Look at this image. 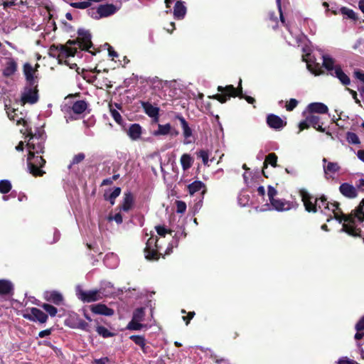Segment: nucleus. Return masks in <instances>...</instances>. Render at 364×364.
Instances as JSON below:
<instances>
[{"label": "nucleus", "instance_id": "obj_1", "mask_svg": "<svg viewBox=\"0 0 364 364\" xmlns=\"http://www.w3.org/2000/svg\"><path fill=\"white\" fill-rule=\"evenodd\" d=\"M316 203H320L321 208H318L323 214L329 216L327 222L335 218L340 223L343 221L341 232H345L350 235L356 237L361 235V230L357 228V222H364V199L360 202L358 207L355 210L354 214L346 216L343 214L338 203H329L324 197L317 199Z\"/></svg>", "mask_w": 364, "mask_h": 364}, {"label": "nucleus", "instance_id": "obj_2", "mask_svg": "<svg viewBox=\"0 0 364 364\" xmlns=\"http://www.w3.org/2000/svg\"><path fill=\"white\" fill-rule=\"evenodd\" d=\"M257 196L260 197L261 199H258L259 202L262 203H264L262 204L260 207L257 208H259V211L266 212L276 210L278 212H284L297 208L296 203L277 198L278 192L277 189L272 186H268L267 187V196L268 200L265 199L266 190L264 186H259L257 188Z\"/></svg>", "mask_w": 364, "mask_h": 364}, {"label": "nucleus", "instance_id": "obj_3", "mask_svg": "<svg viewBox=\"0 0 364 364\" xmlns=\"http://www.w3.org/2000/svg\"><path fill=\"white\" fill-rule=\"evenodd\" d=\"M241 82L242 80H240L239 87L237 89L235 88L233 85H227L225 87L218 86V90L221 93L214 95L213 98L216 99L221 103H224L230 97L238 96L240 98L245 97L248 103L252 104L255 102V99L253 97L249 96L243 97L242 93Z\"/></svg>", "mask_w": 364, "mask_h": 364}, {"label": "nucleus", "instance_id": "obj_4", "mask_svg": "<svg viewBox=\"0 0 364 364\" xmlns=\"http://www.w3.org/2000/svg\"><path fill=\"white\" fill-rule=\"evenodd\" d=\"M322 59L323 66L331 75L337 77L344 85L350 84V80L349 77L343 71L338 65L336 64L335 60L331 57L328 55H322Z\"/></svg>", "mask_w": 364, "mask_h": 364}, {"label": "nucleus", "instance_id": "obj_5", "mask_svg": "<svg viewBox=\"0 0 364 364\" xmlns=\"http://www.w3.org/2000/svg\"><path fill=\"white\" fill-rule=\"evenodd\" d=\"M103 289L83 290L81 287H76V295L77 298L85 303H92L102 299L105 294Z\"/></svg>", "mask_w": 364, "mask_h": 364}, {"label": "nucleus", "instance_id": "obj_6", "mask_svg": "<svg viewBox=\"0 0 364 364\" xmlns=\"http://www.w3.org/2000/svg\"><path fill=\"white\" fill-rule=\"evenodd\" d=\"M36 154H28L27 158L28 168L31 174L36 176H42L44 173L41 168L43 166L46 161L41 156H36Z\"/></svg>", "mask_w": 364, "mask_h": 364}, {"label": "nucleus", "instance_id": "obj_7", "mask_svg": "<svg viewBox=\"0 0 364 364\" xmlns=\"http://www.w3.org/2000/svg\"><path fill=\"white\" fill-rule=\"evenodd\" d=\"M77 52L76 48L68 47L66 46H52L50 48V55H57L60 63L69 57H73Z\"/></svg>", "mask_w": 364, "mask_h": 364}, {"label": "nucleus", "instance_id": "obj_8", "mask_svg": "<svg viewBox=\"0 0 364 364\" xmlns=\"http://www.w3.org/2000/svg\"><path fill=\"white\" fill-rule=\"evenodd\" d=\"M38 64L33 67L31 63H26L23 65V73L25 76L27 85H38Z\"/></svg>", "mask_w": 364, "mask_h": 364}, {"label": "nucleus", "instance_id": "obj_9", "mask_svg": "<svg viewBox=\"0 0 364 364\" xmlns=\"http://www.w3.org/2000/svg\"><path fill=\"white\" fill-rule=\"evenodd\" d=\"M299 194L308 212L315 213L318 211V208H321L320 203H316L318 198L310 195L306 190H301Z\"/></svg>", "mask_w": 364, "mask_h": 364}, {"label": "nucleus", "instance_id": "obj_10", "mask_svg": "<svg viewBox=\"0 0 364 364\" xmlns=\"http://www.w3.org/2000/svg\"><path fill=\"white\" fill-rule=\"evenodd\" d=\"M37 86L38 85H26L24 87L21 97L22 105L26 103L34 104L37 102L38 100Z\"/></svg>", "mask_w": 364, "mask_h": 364}, {"label": "nucleus", "instance_id": "obj_11", "mask_svg": "<svg viewBox=\"0 0 364 364\" xmlns=\"http://www.w3.org/2000/svg\"><path fill=\"white\" fill-rule=\"evenodd\" d=\"M159 250V247L157 244L156 237H151L149 238L144 250L146 258L149 260H157L160 255Z\"/></svg>", "mask_w": 364, "mask_h": 364}, {"label": "nucleus", "instance_id": "obj_12", "mask_svg": "<svg viewBox=\"0 0 364 364\" xmlns=\"http://www.w3.org/2000/svg\"><path fill=\"white\" fill-rule=\"evenodd\" d=\"M77 41H68V44H77L79 48L82 50H88L92 47L91 35L89 31L85 29H79L77 31Z\"/></svg>", "mask_w": 364, "mask_h": 364}, {"label": "nucleus", "instance_id": "obj_13", "mask_svg": "<svg viewBox=\"0 0 364 364\" xmlns=\"http://www.w3.org/2000/svg\"><path fill=\"white\" fill-rule=\"evenodd\" d=\"M44 139L36 134L31 135L27 142L28 154H41L44 149Z\"/></svg>", "mask_w": 364, "mask_h": 364}, {"label": "nucleus", "instance_id": "obj_14", "mask_svg": "<svg viewBox=\"0 0 364 364\" xmlns=\"http://www.w3.org/2000/svg\"><path fill=\"white\" fill-rule=\"evenodd\" d=\"M305 54L302 55L303 60L306 62L308 70L315 75L322 73V66L318 63L315 62V58L311 53L303 49Z\"/></svg>", "mask_w": 364, "mask_h": 364}, {"label": "nucleus", "instance_id": "obj_15", "mask_svg": "<svg viewBox=\"0 0 364 364\" xmlns=\"http://www.w3.org/2000/svg\"><path fill=\"white\" fill-rule=\"evenodd\" d=\"M5 109L10 120L16 121L18 125L23 124L24 127H26L24 114L21 112H18V109L6 103L5 104Z\"/></svg>", "mask_w": 364, "mask_h": 364}, {"label": "nucleus", "instance_id": "obj_16", "mask_svg": "<svg viewBox=\"0 0 364 364\" xmlns=\"http://www.w3.org/2000/svg\"><path fill=\"white\" fill-rule=\"evenodd\" d=\"M18 70V63L13 58H6L2 68V75L6 78L13 77Z\"/></svg>", "mask_w": 364, "mask_h": 364}, {"label": "nucleus", "instance_id": "obj_17", "mask_svg": "<svg viewBox=\"0 0 364 364\" xmlns=\"http://www.w3.org/2000/svg\"><path fill=\"white\" fill-rule=\"evenodd\" d=\"M177 119L179 120L184 137L183 144H189L195 141V138L193 134V130L189 127L186 120L182 116H178Z\"/></svg>", "mask_w": 364, "mask_h": 364}, {"label": "nucleus", "instance_id": "obj_18", "mask_svg": "<svg viewBox=\"0 0 364 364\" xmlns=\"http://www.w3.org/2000/svg\"><path fill=\"white\" fill-rule=\"evenodd\" d=\"M322 161L326 178H333L335 174L341 169L339 164L336 162H328L326 158H323Z\"/></svg>", "mask_w": 364, "mask_h": 364}, {"label": "nucleus", "instance_id": "obj_19", "mask_svg": "<svg viewBox=\"0 0 364 364\" xmlns=\"http://www.w3.org/2000/svg\"><path fill=\"white\" fill-rule=\"evenodd\" d=\"M23 316L31 321H38L41 323H45L48 319V316L37 308H32L30 312L25 314Z\"/></svg>", "mask_w": 364, "mask_h": 364}, {"label": "nucleus", "instance_id": "obj_20", "mask_svg": "<svg viewBox=\"0 0 364 364\" xmlns=\"http://www.w3.org/2000/svg\"><path fill=\"white\" fill-rule=\"evenodd\" d=\"M303 114L306 116L307 122L311 124V127L319 132H325V129L322 127V124L323 123L321 122V118L318 115L314 114V113L306 112L305 111L304 112Z\"/></svg>", "mask_w": 364, "mask_h": 364}, {"label": "nucleus", "instance_id": "obj_21", "mask_svg": "<svg viewBox=\"0 0 364 364\" xmlns=\"http://www.w3.org/2000/svg\"><path fill=\"white\" fill-rule=\"evenodd\" d=\"M341 193L346 198H355L358 196V188L348 183H343L339 187Z\"/></svg>", "mask_w": 364, "mask_h": 364}, {"label": "nucleus", "instance_id": "obj_22", "mask_svg": "<svg viewBox=\"0 0 364 364\" xmlns=\"http://www.w3.org/2000/svg\"><path fill=\"white\" fill-rule=\"evenodd\" d=\"M91 311L95 314L112 316L114 314L112 309L109 308L105 304H97L90 306Z\"/></svg>", "mask_w": 364, "mask_h": 364}, {"label": "nucleus", "instance_id": "obj_23", "mask_svg": "<svg viewBox=\"0 0 364 364\" xmlns=\"http://www.w3.org/2000/svg\"><path fill=\"white\" fill-rule=\"evenodd\" d=\"M267 124L272 129H280L286 125V122L279 116L271 114L267 117Z\"/></svg>", "mask_w": 364, "mask_h": 364}, {"label": "nucleus", "instance_id": "obj_24", "mask_svg": "<svg viewBox=\"0 0 364 364\" xmlns=\"http://www.w3.org/2000/svg\"><path fill=\"white\" fill-rule=\"evenodd\" d=\"M328 111V107L321 102H312L309 104L305 112L309 113L316 114H326Z\"/></svg>", "mask_w": 364, "mask_h": 364}, {"label": "nucleus", "instance_id": "obj_25", "mask_svg": "<svg viewBox=\"0 0 364 364\" xmlns=\"http://www.w3.org/2000/svg\"><path fill=\"white\" fill-rule=\"evenodd\" d=\"M117 10L118 9L113 4L100 5L97 10L98 15L97 17H107L116 13Z\"/></svg>", "mask_w": 364, "mask_h": 364}, {"label": "nucleus", "instance_id": "obj_26", "mask_svg": "<svg viewBox=\"0 0 364 364\" xmlns=\"http://www.w3.org/2000/svg\"><path fill=\"white\" fill-rule=\"evenodd\" d=\"M44 297L46 301L52 302L55 305H60L63 303V295L56 291H46Z\"/></svg>", "mask_w": 364, "mask_h": 364}, {"label": "nucleus", "instance_id": "obj_27", "mask_svg": "<svg viewBox=\"0 0 364 364\" xmlns=\"http://www.w3.org/2000/svg\"><path fill=\"white\" fill-rule=\"evenodd\" d=\"M142 133L141 127L139 124H132L127 131V135L133 141L140 139Z\"/></svg>", "mask_w": 364, "mask_h": 364}, {"label": "nucleus", "instance_id": "obj_28", "mask_svg": "<svg viewBox=\"0 0 364 364\" xmlns=\"http://www.w3.org/2000/svg\"><path fill=\"white\" fill-rule=\"evenodd\" d=\"M186 233L185 232L184 228H181L179 230L176 232V233L173 235V240L171 242V243L168 245L166 250V255H168L172 252V249L173 247L178 246V240L181 237H186Z\"/></svg>", "mask_w": 364, "mask_h": 364}, {"label": "nucleus", "instance_id": "obj_29", "mask_svg": "<svg viewBox=\"0 0 364 364\" xmlns=\"http://www.w3.org/2000/svg\"><path fill=\"white\" fill-rule=\"evenodd\" d=\"M186 14L184 2L177 1L174 6L173 16L176 19H183Z\"/></svg>", "mask_w": 364, "mask_h": 364}, {"label": "nucleus", "instance_id": "obj_30", "mask_svg": "<svg viewBox=\"0 0 364 364\" xmlns=\"http://www.w3.org/2000/svg\"><path fill=\"white\" fill-rule=\"evenodd\" d=\"M134 204V197L130 192H127L124 194L123 202L121 206V210L125 212L132 209Z\"/></svg>", "mask_w": 364, "mask_h": 364}, {"label": "nucleus", "instance_id": "obj_31", "mask_svg": "<svg viewBox=\"0 0 364 364\" xmlns=\"http://www.w3.org/2000/svg\"><path fill=\"white\" fill-rule=\"evenodd\" d=\"M143 108L144 109L146 114H147L149 117L155 118L156 120L158 119L159 111V109L158 107L153 106L149 102H144Z\"/></svg>", "mask_w": 364, "mask_h": 364}, {"label": "nucleus", "instance_id": "obj_32", "mask_svg": "<svg viewBox=\"0 0 364 364\" xmlns=\"http://www.w3.org/2000/svg\"><path fill=\"white\" fill-rule=\"evenodd\" d=\"M188 191L191 195H193L200 191H202L203 194L205 193V185L200 181H196L188 186Z\"/></svg>", "mask_w": 364, "mask_h": 364}, {"label": "nucleus", "instance_id": "obj_33", "mask_svg": "<svg viewBox=\"0 0 364 364\" xmlns=\"http://www.w3.org/2000/svg\"><path fill=\"white\" fill-rule=\"evenodd\" d=\"M12 283L6 279H0V294H9L13 291Z\"/></svg>", "mask_w": 364, "mask_h": 364}, {"label": "nucleus", "instance_id": "obj_34", "mask_svg": "<svg viewBox=\"0 0 364 364\" xmlns=\"http://www.w3.org/2000/svg\"><path fill=\"white\" fill-rule=\"evenodd\" d=\"M289 36H286V39L287 43L289 45L295 46L296 44H298L299 43L302 41V39L304 38L303 34L301 33H297L295 35V36H293L291 31L289 30Z\"/></svg>", "mask_w": 364, "mask_h": 364}, {"label": "nucleus", "instance_id": "obj_35", "mask_svg": "<svg viewBox=\"0 0 364 364\" xmlns=\"http://www.w3.org/2000/svg\"><path fill=\"white\" fill-rule=\"evenodd\" d=\"M171 126L170 124H159L158 129L153 132L154 136L167 135L171 133Z\"/></svg>", "mask_w": 364, "mask_h": 364}, {"label": "nucleus", "instance_id": "obj_36", "mask_svg": "<svg viewBox=\"0 0 364 364\" xmlns=\"http://www.w3.org/2000/svg\"><path fill=\"white\" fill-rule=\"evenodd\" d=\"M87 105L84 100H78L74 102L73 105L72 109L73 111L76 114H81L85 111L87 109Z\"/></svg>", "mask_w": 364, "mask_h": 364}, {"label": "nucleus", "instance_id": "obj_37", "mask_svg": "<svg viewBox=\"0 0 364 364\" xmlns=\"http://www.w3.org/2000/svg\"><path fill=\"white\" fill-rule=\"evenodd\" d=\"M193 161L192 157L188 154H184L181 157V166L184 171L191 167Z\"/></svg>", "mask_w": 364, "mask_h": 364}, {"label": "nucleus", "instance_id": "obj_38", "mask_svg": "<svg viewBox=\"0 0 364 364\" xmlns=\"http://www.w3.org/2000/svg\"><path fill=\"white\" fill-rule=\"evenodd\" d=\"M120 188L116 187L109 194L105 193V199L109 200L112 205H114L116 198H117L120 195Z\"/></svg>", "mask_w": 364, "mask_h": 364}, {"label": "nucleus", "instance_id": "obj_39", "mask_svg": "<svg viewBox=\"0 0 364 364\" xmlns=\"http://www.w3.org/2000/svg\"><path fill=\"white\" fill-rule=\"evenodd\" d=\"M130 339L132 340L135 344L141 347V350L146 353V340L142 336H131Z\"/></svg>", "mask_w": 364, "mask_h": 364}, {"label": "nucleus", "instance_id": "obj_40", "mask_svg": "<svg viewBox=\"0 0 364 364\" xmlns=\"http://www.w3.org/2000/svg\"><path fill=\"white\" fill-rule=\"evenodd\" d=\"M100 289H103L105 291L104 292L107 294V295H105V297L109 296L114 294V285L109 282H102Z\"/></svg>", "mask_w": 364, "mask_h": 364}, {"label": "nucleus", "instance_id": "obj_41", "mask_svg": "<svg viewBox=\"0 0 364 364\" xmlns=\"http://www.w3.org/2000/svg\"><path fill=\"white\" fill-rule=\"evenodd\" d=\"M346 140L350 144L359 145L360 144V140L358 136L355 133L351 132H348L346 133Z\"/></svg>", "mask_w": 364, "mask_h": 364}, {"label": "nucleus", "instance_id": "obj_42", "mask_svg": "<svg viewBox=\"0 0 364 364\" xmlns=\"http://www.w3.org/2000/svg\"><path fill=\"white\" fill-rule=\"evenodd\" d=\"M105 262L110 268H114L117 265V258L114 254L107 255L105 259Z\"/></svg>", "mask_w": 364, "mask_h": 364}, {"label": "nucleus", "instance_id": "obj_43", "mask_svg": "<svg viewBox=\"0 0 364 364\" xmlns=\"http://www.w3.org/2000/svg\"><path fill=\"white\" fill-rule=\"evenodd\" d=\"M97 333L103 338L112 337L114 334L110 332L107 328L102 326H97L96 328Z\"/></svg>", "mask_w": 364, "mask_h": 364}, {"label": "nucleus", "instance_id": "obj_44", "mask_svg": "<svg viewBox=\"0 0 364 364\" xmlns=\"http://www.w3.org/2000/svg\"><path fill=\"white\" fill-rule=\"evenodd\" d=\"M144 327H146V326L141 323L139 321L132 319L128 323L127 328L129 330L139 331Z\"/></svg>", "mask_w": 364, "mask_h": 364}, {"label": "nucleus", "instance_id": "obj_45", "mask_svg": "<svg viewBox=\"0 0 364 364\" xmlns=\"http://www.w3.org/2000/svg\"><path fill=\"white\" fill-rule=\"evenodd\" d=\"M144 308H138L134 311L132 319L141 322L144 320Z\"/></svg>", "mask_w": 364, "mask_h": 364}, {"label": "nucleus", "instance_id": "obj_46", "mask_svg": "<svg viewBox=\"0 0 364 364\" xmlns=\"http://www.w3.org/2000/svg\"><path fill=\"white\" fill-rule=\"evenodd\" d=\"M11 189V183L8 180H1L0 181V193H7Z\"/></svg>", "mask_w": 364, "mask_h": 364}, {"label": "nucleus", "instance_id": "obj_47", "mask_svg": "<svg viewBox=\"0 0 364 364\" xmlns=\"http://www.w3.org/2000/svg\"><path fill=\"white\" fill-rule=\"evenodd\" d=\"M277 156L275 154L272 153L269 154L265 159L264 161V166L266 167L267 165V164L269 163L270 165H272L273 167L277 166Z\"/></svg>", "mask_w": 364, "mask_h": 364}, {"label": "nucleus", "instance_id": "obj_48", "mask_svg": "<svg viewBox=\"0 0 364 364\" xmlns=\"http://www.w3.org/2000/svg\"><path fill=\"white\" fill-rule=\"evenodd\" d=\"M198 156L200 158L205 166H209V154L205 150H200L198 152Z\"/></svg>", "mask_w": 364, "mask_h": 364}, {"label": "nucleus", "instance_id": "obj_49", "mask_svg": "<svg viewBox=\"0 0 364 364\" xmlns=\"http://www.w3.org/2000/svg\"><path fill=\"white\" fill-rule=\"evenodd\" d=\"M42 307L52 317L55 316L58 312L55 306L48 304H43Z\"/></svg>", "mask_w": 364, "mask_h": 364}, {"label": "nucleus", "instance_id": "obj_50", "mask_svg": "<svg viewBox=\"0 0 364 364\" xmlns=\"http://www.w3.org/2000/svg\"><path fill=\"white\" fill-rule=\"evenodd\" d=\"M156 230L157 232V234L161 237H165L166 234L167 233H171L173 230L166 229L164 226H156Z\"/></svg>", "mask_w": 364, "mask_h": 364}, {"label": "nucleus", "instance_id": "obj_51", "mask_svg": "<svg viewBox=\"0 0 364 364\" xmlns=\"http://www.w3.org/2000/svg\"><path fill=\"white\" fill-rule=\"evenodd\" d=\"M341 11H342V14L346 15L350 18H352V19L356 18L355 13L350 9L343 7L341 9Z\"/></svg>", "mask_w": 364, "mask_h": 364}, {"label": "nucleus", "instance_id": "obj_52", "mask_svg": "<svg viewBox=\"0 0 364 364\" xmlns=\"http://www.w3.org/2000/svg\"><path fill=\"white\" fill-rule=\"evenodd\" d=\"M71 5H72V6H73L75 8L84 9L90 6V1L75 2V3H73Z\"/></svg>", "mask_w": 364, "mask_h": 364}, {"label": "nucleus", "instance_id": "obj_53", "mask_svg": "<svg viewBox=\"0 0 364 364\" xmlns=\"http://www.w3.org/2000/svg\"><path fill=\"white\" fill-rule=\"evenodd\" d=\"M298 105V101L295 99H291L289 102L286 105V109L287 111L293 110Z\"/></svg>", "mask_w": 364, "mask_h": 364}, {"label": "nucleus", "instance_id": "obj_54", "mask_svg": "<svg viewBox=\"0 0 364 364\" xmlns=\"http://www.w3.org/2000/svg\"><path fill=\"white\" fill-rule=\"evenodd\" d=\"M108 220L109 221L114 220L117 224H121L123 221L122 216L119 213L115 214L114 216L109 215Z\"/></svg>", "mask_w": 364, "mask_h": 364}, {"label": "nucleus", "instance_id": "obj_55", "mask_svg": "<svg viewBox=\"0 0 364 364\" xmlns=\"http://www.w3.org/2000/svg\"><path fill=\"white\" fill-rule=\"evenodd\" d=\"M248 202V196L245 194H240L238 196V203L241 206H245Z\"/></svg>", "mask_w": 364, "mask_h": 364}, {"label": "nucleus", "instance_id": "obj_56", "mask_svg": "<svg viewBox=\"0 0 364 364\" xmlns=\"http://www.w3.org/2000/svg\"><path fill=\"white\" fill-rule=\"evenodd\" d=\"M84 159L85 154L82 153H79L73 157L72 164H77L80 163Z\"/></svg>", "mask_w": 364, "mask_h": 364}, {"label": "nucleus", "instance_id": "obj_57", "mask_svg": "<svg viewBox=\"0 0 364 364\" xmlns=\"http://www.w3.org/2000/svg\"><path fill=\"white\" fill-rule=\"evenodd\" d=\"M112 117L117 122L120 124L122 122V116L117 110H111Z\"/></svg>", "mask_w": 364, "mask_h": 364}, {"label": "nucleus", "instance_id": "obj_58", "mask_svg": "<svg viewBox=\"0 0 364 364\" xmlns=\"http://www.w3.org/2000/svg\"><path fill=\"white\" fill-rule=\"evenodd\" d=\"M186 210V205L183 201H178L177 202V212L183 213Z\"/></svg>", "mask_w": 364, "mask_h": 364}, {"label": "nucleus", "instance_id": "obj_59", "mask_svg": "<svg viewBox=\"0 0 364 364\" xmlns=\"http://www.w3.org/2000/svg\"><path fill=\"white\" fill-rule=\"evenodd\" d=\"M311 126V124L307 122V117L305 116L304 120L301 121L299 123V132L302 131L304 129H308Z\"/></svg>", "mask_w": 364, "mask_h": 364}, {"label": "nucleus", "instance_id": "obj_60", "mask_svg": "<svg viewBox=\"0 0 364 364\" xmlns=\"http://www.w3.org/2000/svg\"><path fill=\"white\" fill-rule=\"evenodd\" d=\"M77 326L82 330L90 331L89 324L84 321H79Z\"/></svg>", "mask_w": 364, "mask_h": 364}, {"label": "nucleus", "instance_id": "obj_61", "mask_svg": "<svg viewBox=\"0 0 364 364\" xmlns=\"http://www.w3.org/2000/svg\"><path fill=\"white\" fill-rule=\"evenodd\" d=\"M355 329L357 331H360L364 329V316L356 323Z\"/></svg>", "mask_w": 364, "mask_h": 364}, {"label": "nucleus", "instance_id": "obj_62", "mask_svg": "<svg viewBox=\"0 0 364 364\" xmlns=\"http://www.w3.org/2000/svg\"><path fill=\"white\" fill-rule=\"evenodd\" d=\"M338 364H358L356 362L347 358H342L338 361Z\"/></svg>", "mask_w": 364, "mask_h": 364}, {"label": "nucleus", "instance_id": "obj_63", "mask_svg": "<svg viewBox=\"0 0 364 364\" xmlns=\"http://www.w3.org/2000/svg\"><path fill=\"white\" fill-rule=\"evenodd\" d=\"M94 363L95 364H110L109 360L107 357L96 359L95 360Z\"/></svg>", "mask_w": 364, "mask_h": 364}, {"label": "nucleus", "instance_id": "obj_64", "mask_svg": "<svg viewBox=\"0 0 364 364\" xmlns=\"http://www.w3.org/2000/svg\"><path fill=\"white\" fill-rule=\"evenodd\" d=\"M60 232L58 230H55L53 232V240L48 241L50 243H54L59 240L60 239Z\"/></svg>", "mask_w": 364, "mask_h": 364}]
</instances>
